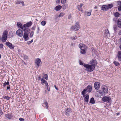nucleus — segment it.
I'll return each mask as SVG.
<instances>
[{
	"label": "nucleus",
	"instance_id": "obj_43",
	"mask_svg": "<svg viewBox=\"0 0 121 121\" xmlns=\"http://www.w3.org/2000/svg\"><path fill=\"white\" fill-rule=\"evenodd\" d=\"M37 27H38V28H37V34H38L39 33V32L40 29H39V28L38 26H37Z\"/></svg>",
	"mask_w": 121,
	"mask_h": 121
},
{
	"label": "nucleus",
	"instance_id": "obj_45",
	"mask_svg": "<svg viewBox=\"0 0 121 121\" xmlns=\"http://www.w3.org/2000/svg\"><path fill=\"white\" fill-rule=\"evenodd\" d=\"M33 40L32 39L30 41H28L27 42L29 44H30L33 42Z\"/></svg>",
	"mask_w": 121,
	"mask_h": 121
},
{
	"label": "nucleus",
	"instance_id": "obj_10",
	"mask_svg": "<svg viewBox=\"0 0 121 121\" xmlns=\"http://www.w3.org/2000/svg\"><path fill=\"white\" fill-rule=\"evenodd\" d=\"M32 24V22L31 21H30L27 23L24 24L23 25V27H24V26L25 27H27V28H28L30 27Z\"/></svg>",
	"mask_w": 121,
	"mask_h": 121
},
{
	"label": "nucleus",
	"instance_id": "obj_47",
	"mask_svg": "<svg viewBox=\"0 0 121 121\" xmlns=\"http://www.w3.org/2000/svg\"><path fill=\"white\" fill-rule=\"evenodd\" d=\"M3 45L2 44H0V48H3Z\"/></svg>",
	"mask_w": 121,
	"mask_h": 121
},
{
	"label": "nucleus",
	"instance_id": "obj_58",
	"mask_svg": "<svg viewBox=\"0 0 121 121\" xmlns=\"http://www.w3.org/2000/svg\"><path fill=\"white\" fill-rule=\"evenodd\" d=\"M71 17V14H69V15L68 17V19H70V18Z\"/></svg>",
	"mask_w": 121,
	"mask_h": 121
},
{
	"label": "nucleus",
	"instance_id": "obj_8",
	"mask_svg": "<svg viewBox=\"0 0 121 121\" xmlns=\"http://www.w3.org/2000/svg\"><path fill=\"white\" fill-rule=\"evenodd\" d=\"M22 30L24 31V33H27L28 34L30 32V29L28 28H27V27H25L24 26V27H23V28L22 29Z\"/></svg>",
	"mask_w": 121,
	"mask_h": 121
},
{
	"label": "nucleus",
	"instance_id": "obj_5",
	"mask_svg": "<svg viewBox=\"0 0 121 121\" xmlns=\"http://www.w3.org/2000/svg\"><path fill=\"white\" fill-rule=\"evenodd\" d=\"M94 86L95 89L96 90L99 89L100 87V83L98 82H96L94 84Z\"/></svg>",
	"mask_w": 121,
	"mask_h": 121
},
{
	"label": "nucleus",
	"instance_id": "obj_64",
	"mask_svg": "<svg viewBox=\"0 0 121 121\" xmlns=\"http://www.w3.org/2000/svg\"><path fill=\"white\" fill-rule=\"evenodd\" d=\"M118 34L119 35H121V30L119 31Z\"/></svg>",
	"mask_w": 121,
	"mask_h": 121
},
{
	"label": "nucleus",
	"instance_id": "obj_49",
	"mask_svg": "<svg viewBox=\"0 0 121 121\" xmlns=\"http://www.w3.org/2000/svg\"><path fill=\"white\" fill-rule=\"evenodd\" d=\"M47 88L48 91H50V88L49 86H47Z\"/></svg>",
	"mask_w": 121,
	"mask_h": 121
},
{
	"label": "nucleus",
	"instance_id": "obj_33",
	"mask_svg": "<svg viewBox=\"0 0 121 121\" xmlns=\"http://www.w3.org/2000/svg\"><path fill=\"white\" fill-rule=\"evenodd\" d=\"M43 78L46 79V80H47L48 79V76L47 74H44L43 76Z\"/></svg>",
	"mask_w": 121,
	"mask_h": 121
},
{
	"label": "nucleus",
	"instance_id": "obj_4",
	"mask_svg": "<svg viewBox=\"0 0 121 121\" xmlns=\"http://www.w3.org/2000/svg\"><path fill=\"white\" fill-rule=\"evenodd\" d=\"M102 100L104 102H107L108 103L112 102L111 98L109 97L104 96L102 98Z\"/></svg>",
	"mask_w": 121,
	"mask_h": 121
},
{
	"label": "nucleus",
	"instance_id": "obj_35",
	"mask_svg": "<svg viewBox=\"0 0 121 121\" xmlns=\"http://www.w3.org/2000/svg\"><path fill=\"white\" fill-rule=\"evenodd\" d=\"M65 15V13H60L58 17H59L62 16H63Z\"/></svg>",
	"mask_w": 121,
	"mask_h": 121
},
{
	"label": "nucleus",
	"instance_id": "obj_17",
	"mask_svg": "<svg viewBox=\"0 0 121 121\" xmlns=\"http://www.w3.org/2000/svg\"><path fill=\"white\" fill-rule=\"evenodd\" d=\"M117 26L120 28H121V19H119L117 22Z\"/></svg>",
	"mask_w": 121,
	"mask_h": 121
},
{
	"label": "nucleus",
	"instance_id": "obj_21",
	"mask_svg": "<svg viewBox=\"0 0 121 121\" xmlns=\"http://www.w3.org/2000/svg\"><path fill=\"white\" fill-rule=\"evenodd\" d=\"M113 28L114 33H116L117 31L118 28L117 25H114L113 26Z\"/></svg>",
	"mask_w": 121,
	"mask_h": 121
},
{
	"label": "nucleus",
	"instance_id": "obj_55",
	"mask_svg": "<svg viewBox=\"0 0 121 121\" xmlns=\"http://www.w3.org/2000/svg\"><path fill=\"white\" fill-rule=\"evenodd\" d=\"M24 58L25 59H27L28 58V57L26 56H24Z\"/></svg>",
	"mask_w": 121,
	"mask_h": 121
},
{
	"label": "nucleus",
	"instance_id": "obj_2",
	"mask_svg": "<svg viewBox=\"0 0 121 121\" xmlns=\"http://www.w3.org/2000/svg\"><path fill=\"white\" fill-rule=\"evenodd\" d=\"M8 32V31L5 30L4 31L1 38V40L3 42H5L7 40V35Z\"/></svg>",
	"mask_w": 121,
	"mask_h": 121
},
{
	"label": "nucleus",
	"instance_id": "obj_13",
	"mask_svg": "<svg viewBox=\"0 0 121 121\" xmlns=\"http://www.w3.org/2000/svg\"><path fill=\"white\" fill-rule=\"evenodd\" d=\"M12 114L11 113L10 114H6L5 115V117L9 119H11L13 117L12 115Z\"/></svg>",
	"mask_w": 121,
	"mask_h": 121
},
{
	"label": "nucleus",
	"instance_id": "obj_36",
	"mask_svg": "<svg viewBox=\"0 0 121 121\" xmlns=\"http://www.w3.org/2000/svg\"><path fill=\"white\" fill-rule=\"evenodd\" d=\"M47 82L45 80L43 79V78L41 79V83L42 84H43L42 83H44L45 84Z\"/></svg>",
	"mask_w": 121,
	"mask_h": 121
},
{
	"label": "nucleus",
	"instance_id": "obj_1",
	"mask_svg": "<svg viewBox=\"0 0 121 121\" xmlns=\"http://www.w3.org/2000/svg\"><path fill=\"white\" fill-rule=\"evenodd\" d=\"M84 67L86 68L85 70L87 71L91 72L95 69V65L93 64L91 65H89L84 64L83 65Z\"/></svg>",
	"mask_w": 121,
	"mask_h": 121
},
{
	"label": "nucleus",
	"instance_id": "obj_63",
	"mask_svg": "<svg viewBox=\"0 0 121 121\" xmlns=\"http://www.w3.org/2000/svg\"><path fill=\"white\" fill-rule=\"evenodd\" d=\"M54 87L57 90V91H58V88L56 87V85H55L54 86Z\"/></svg>",
	"mask_w": 121,
	"mask_h": 121
},
{
	"label": "nucleus",
	"instance_id": "obj_50",
	"mask_svg": "<svg viewBox=\"0 0 121 121\" xmlns=\"http://www.w3.org/2000/svg\"><path fill=\"white\" fill-rule=\"evenodd\" d=\"M22 1H17L16 2V3L17 4H19L21 3Z\"/></svg>",
	"mask_w": 121,
	"mask_h": 121
},
{
	"label": "nucleus",
	"instance_id": "obj_42",
	"mask_svg": "<svg viewBox=\"0 0 121 121\" xmlns=\"http://www.w3.org/2000/svg\"><path fill=\"white\" fill-rule=\"evenodd\" d=\"M99 92V94L101 95H102L103 94V92L101 91H98L97 92Z\"/></svg>",
	"mask_w": 121,
	"mask_h": 121
},
{
	"label": "nucleus",
	"instance_id": "obj_9",
	"mask_svg": "<svg viewBox=\"0 0 121 121\" xmlns=\"http://www.w3.org/2000/svg\"><path fill=\"white\" fill-rule=\"evenodd\" d=\"M84 97V102H86L87 103H88L89 101V95L88 94H86L85 96H83Z\"/></svg>",
	"mask_w": 121,
	"mask_h": 121
},
{
	"label": "nucleus",
	"instance_id": "obj_37",
	"mask_svg": "<svg viewBox=\"0 0 121 121\" xmlns=\"http://www.w3.org/2000/svg\"><path fill=\"white\" fill-rule=\"evenodd\" d=\"M95 62H96V61L95 60H94L93 59H92L90 61V62L91 64H92L93 63H95Z\"/></svg>",
	"mask_w": 121,
	"mask_h": 121
},
{
	"label": "nucleus",
	"instance_id": "obj_11",
	"mask_svg": "<svg viewBox=\"0 0 121 121\" xmlns=\"http://www.w3.org/2000/svg\"><path fill=\"white\" fill-rule=\"evenodd\" d=\"M71 112V109L69 108H68L65 109V114L67 115H69L70 113Z\"/></svg>",
	"mask_w": 121,
	"mask_h": 121
},
{
	"label": "nucleus",
	"instance_id": "obj_3",
	"mask_svg": "<svg viewBox=\"0 0 121 121\" xmlns=\"http://www.w3.org/2000/svg\"><path fill=\"white\" fill-rule=\"evenodd\" d=\"M80 28L79 23L78 22H77L74 26H72L71 29L72 30L77 31Z\"/></svg>",
	"mask_w": 121,
	"mask_h": 121
},
{
	"label": "nucleus",
	"instance_id": "obj_20",
	"mask_svg": "<svg viewBox=\"0 0 121 121\" xmlns=\"http://www.w3.org/2000/svg\"><path fill=\"white\" fill-rule=\"evenodd\" d=\"M17 25L18 27H20L21 29H22L23 28V26H22V24L20 22H17Z\"/></svg>",
	"mask_w": 121,
	"mask_h": 121
},
{
	"label": "nucleus",
	"instance_id": "obj_54",
	"mask_svg": "<svg viewBox=\"0 0 121 121\" xmlns=\"http://www.w3.org/2000/svg\"><path fill=\"white\" fill-rule=\"evenodd\" d=\"M83 48H84V49H85V50H86V49H87V47L86 46L83 45Z\"/></svg>",
	"mask_w": 121,
	"mask_h": 121
},
{
	"label": "nucleus",
	"instance_id": "obj_23",
	"mask_svg": "<svg viewBox=\"0 0 121 121\" xmlns=\"http://www.w3.org/2000/svg\"><path fill=\"white\" fill-rule=\"evenodd\" d=\"M86 89H84L82 92L81 93V94L83 96H84L85 95V94H86Z\"/></svg>",
	"mask_w": 121,
	"mask_h": 121
},
{
	"label": "nucleus",
	"instance_id": "obj_41",
	"mask_svg": "<svg viewBox=\"0 0 121 121\" xmlns=\"http://www.w3.org/2000/svg\"><path fill=\"white\" fill-rule=\"evenodd\" d=\"M105 33L106 34H107V35H108V34H109V32L108 29L105 30Z\"/></svg>",
	"mask_w": 121,
	"mask_h": 121
},
{
	"label": "nucleus",
	"instance_id": "obj_19",
	"mask_svg": "<svg viewBox=\"0 0 121 121\" xmlns=\"http://www.w3.org/2000/svg\"><path fill=\"white\" fill-rule=\"evenodd\" d=\"M29 36V35L28 34L24 33L23 36V38L25 39V41L27 40L28 39H27Z\"/></svg>",
	"mask_w": 121,
	"mask_h": 121
},
{
	"label": "nucleus",
	"instance_id": "obj_57",
	"mask_svg": "<svg viewBox=\"0 0 121 121\" xmlns=\"http://www.w3.org/2000/svg\"><path fill=\"white\" fill-rule=\"evenodd\" d=\"M4 83L6 85H9V82H5Z\"/></svg>",
	"mask_w": 121,
	"mask_h": 121
},
{
	"label": "nucleus",
	"instance_id": "obj_51",
	"mask_svg": "<svg viewBox=\"0 0 121 121\" xmlns=\"http://www.w3.org/2000/svg\"><path fill=\"white\" fill-rule=\"evenodd\" d=\"M7 90H10V85H9L7 87Z\"/></svg>",
	"mask_w": 121,
	"mask_h": 121
},
{
	"label": "nucleus",
	"instance_id": "obj_46",
	"mask_svg": "<svg viewBox=\"0 0 121 121\" xmlns=\"http://www.w3.org/2000/svg\"><path fill=\"white\" fill-rule=\"evenodd\" d=\"M19 120L20 121H24V119L23 118L21 117L19 118Z\"/></svg>",
	"mask_w": 121,
	"mask_h": 121
},
{
	"label": "nucleus",
	"instance_id": "obj_38",
	"mask_svg": "<svg viewBox=\"0 0 121 121\" xmlns=\"http://www.w3.org/2000/svg\"><path fill=\"white\" fill-rule=\"evenodd\" d=\"M34 34V32L33 31H31L30 33V38H31L33 36Z\"/></svg>",
	"mask_w": 121,
	"mask_h": 121
},
{
	"label": "nucleus",
	"instance_id": "obj_18",
	"mask_svg": "<svg viewBox=\"0 0 121 121\" xmlns=\"http://www.w3.org/2000/svg\"><path fill=\"white\" fill-rule=\"evenodd\" d=\"M62 7V6L60 5L57 6L55 7L54 9L56 11H58L60 10L61 9Z\"/></svg>",
	"mask_w": 121,
	"mask_h": 121
},
{
	"label": "nucleus",
	"instance_id": "obj_25",
	"mask_svg": "<svg viewBox=\"0 0 121 121\" xmlns=\"http://www.w3.org/2000/svg\"><path fill=\"white\" fill-rule=\"evenodd\" d=\"M43 104L45 105V106L46 107V108L47 109H48V105L47 101L46 100H45V101L44 102Z\"/></svg>",
	"mask_w": 121,
	"mask_h": 121
},
{
	"label": "nucleus",
	"instance_id": "obj_30",
	"mask_svg": "<svg viewBox=\"0 0 121 121\" xmlns=\"http://www.w3.org/2000/svg\"><path fill=\"white\" fill-rule=\"evenodd\" d=\"M77 8L80 11H81V12H83V11L82 9V7H80L79 5H78L77 6Z\"/></svg>",
	"mask_w": 121,
	"mask_h": 121
},
{
	"label": "nucleus",
	"instance_id": "obj_60",
	"mask_svg": "<svg viewBox=\"0 0 121 121\" xmlns=\"http://www.w3.org/2000/svg\"><path fill=\"white\" fill-rule=\"evenodd\" d=\"M60 2V0H57L56 2V3H59Z\"/></svg>",
	"mask_w": 121,
	"mask_h": 121
},
{
	"label": "nucleus",
	"instance_id": "obj_44",
	"mask_svg": "<svg viewBox=\"0 0 121 121\" xmlns=\"http://www.w3.org/2000/svg\"><path fill=\"white\" fill-rule=\"evenodd\" d=\"M118 10L119 11H121V6H118Z\"/></svg>",
	"mask_w": 121,
	"mask_h": 121
},
{
	"label": "nucleus",
	"instance_id": "obj_15",
	"mask_svg": "<svg viewBox=\"0 0 121 121\" xmlns=\"http://www.w3.org/2000/svg\"><path fill=\"white\" fill-rule=\"evenodd\" d=\"M101 10L103 11H107L108 10V9L107 5H103L101 6Z\"/></svg>",
	"mask_w": 121,
	"mask_h": 121
},
{
	"label": "nucleus",
	"instance_id": "obj_62",
	"mask_svg": "<svg viewBox=\"0 0 121 121\" xmlns=\"http://www.w3.org/2000/svg\"><path fill=\"white\" fill-rule=\"evenodd\" d=\"M75 44V43H71V46H74Z\"/></svg>",
	"mask_w": 121,
	"mask_h": 121
},
{
	"label": "nucleus",
	"instance_id": "obj_24",
	"mask_svg": "<svg viewBox=\"0 0 121 121\" xmlns=\"http://www.w3.org/2000/svg\"><path fill=\"white\" fill-rule=\"evenodd\" d=\"M89 103L92 104H94L95 103V101L93 97H92Z\"/></svg>",
	"mask_w": 121,
	"mask_h": 121
},
{
	"label": "nucleus",
	"instance_id": "obj_14",
	"mask_svg": "<svg viewBox=\"0 0 121 121\" xmlns=\"http://www.w3.org/2000/svg\"><path fill=\"white\" fill-rule=\"evenodd\" d=\"M101 88H102L103 90V91L104 93H107L108 91V88L106 86H104L103 87H101Z\"/></svg>",
	"mask_w": 121,
	"mask_h": 121
},
{
	"label": "nucleus",
	"instance_id": "obj_6",
	"mask_svg": "<svg viewBox=\"0 0 121 121\" xmlns=\"http://www.w3.org/2000/svg\"><path fill=\"white\" fill-rule=\"evenodd\" d=\"M5 44L7 45L9 48L11 49H13L14 48L15 46L12 43H10L9 42H7L5 43Z\"/></svg>",
	"mask_w": 121,
	"mask_h": 121
},
{
	"label": "nucleus",
	"instance_id": "obj_16",
	"mask_svg": "<svg viewBox=\"0 0 121 121\" xmlns=\"http://www.w3.org/2000/svg\"><path fill=\"white\" fill-rule=\"evenodd\" d=\"M85 89H86L87 91L90 92L92 90V86L91 85H89Z\"/></svg>",
	"mask_w": 121,
	"mask_h": 121
},
{
	"label": "nucleus",
	"instance_id": "obj_56",
	"mask_svg": "<svg viewBox=\"0 0 121 121\" xmlns=\"http://www.w3.org/2000/svg\"><path fill=\"white\" fill-rule=\"evenodd\" d=\"M3 113L1 109V111H0V116L2 115L3 114Z\"/></svg>",
	"mask_w": 121,
	"mask_h": 121
},
{
	"label": "nucleus",
	"instance_id": "obj_32",
	"mask_svg": "<svg viewBox=\"0 0 121 121\" xmlns=\"http://www.w3.org/2000/svg\"><path fill=\"white\" fill-rule=\"evenodd\" d=\"M113 63L116 66H120V64L119 63L117 62L116 61H114L113 62Z\"/></svg>",
	"mask_w": 121,
	"mask_h": 121
},
{
	"label": "nucleus",
	"instance_id": "obj_34",
	"mask_svg": "<svg viewBox=\"0 0 121 121\" xmlns=\"http://www.w3.org/2000/svg\"><path fill=\"white\" fill-rule=\"evenodd\" d=\"M46 23V21H43L41 22V24L43 26H44L45 25Z\"/></svg>",
	"mask_w": 121,
	"mask_h": 121
},
{
	"label": "nucleus",
	"instance_id": "obj_53",
	"mask_svg": "<svg viewBox=\"0 0 121 121\" xmlns=\"http://www.w3.org/2000/svg\"><path fill=\"white\" fill-rule=\"evenodd\" d=\"M91 49L92 50V51L94 52L95 53L96 52V51L95 50L94 48H92Z\"/></svg>",
	"mask_w": 121,
	"mask_h": 121
},
{
	"label": "nucleus",
	"instance_id": "obj_39",
	"mask_svg": "<svg viewBox=\"0 0 121 121\" xmlns=\"http://www.w3.org/2000/svg\"><path fill=\"white\" fill-rule=\"evenodd\" d=\"M79 47L80 49H83L82 48L83 47V45L81 44H79Z\"/></svg>",
	"mask_w": 121,
	"mask_h": 121
},
{
	"label": "nucleus",
	"instance_id": "obj_26",
	"mask_svg": "<svg viewBox=\"0 0 121 121\" xmlns=\"http://www.w3.org/2000/svg\"><path fill=\"white\" fill-rule=\"evenodd\" d=\"M107 6L108 9H111L113 7V5L112 4H108Z\"/></svg>",
	"mask_w": 121,
	"mask_h": 121
},
{
	"label": "nucleus",
	"instance_id": "obj_31",
	"mask_svg": "<svg viewBox=\"0 0 121 121\" xmlns=\"http://www.w3.org/2000/svg\"><path fill=\"white\" fill-rule=\"evenodd\" d=\"M119 15L120 14L118 12H116L114 13V15L115 16L117 17H118L119 16Z\"/></svg>",
	"mask_w": 121,
	"mask_h": 121
},
{
	"label": "nucleus",
	"instance_id": "obj_22",
	"mask_svg": "<svg viewBox=\"0 0 121 121\" xmlns=\"http://www.w3.org/2000/svg\"><path fill=\"white\" fill-rule=\"evenodd\" d=\"M118 59L119 60L121 61V51H119L118 52Z\"/></svg>",
	"mask_w": 121,
	"mask_h": 121
},
{
	"label": "nucleus",
	"instance_id": "obj_48",
	"mask_svg": "<svg viewBox=\"0 0 121 121\" xmlns=\"http://www.w3.org/2000/svg\"><path fill=\"white\" fill-rule=\"evenodd\" d=\"M120 1H117V5H120Z\"/></svg>",
	"mask_w": 121,
	"mask_h": 121
},
{
	"label": "nucleus",
	"instance_id": "obj_40",
	"mask_svg": "<svg viewBox=\"0 0 121 121\" xmlns=\"http://www.w3.org/2000/svg\"><path fill=\"white\" fill-rule=\"evenodd\" d=\"M66 1V0H61V2L63 4H65Z\"/></svg>",
	"mask_w": 121,
	"mask_h": 121
},
{
	"label": "nucleus",
	"instance_id": "obj_12",
	"mask_svg": "<svg viewBox=\"0 0 121 121\" xmlns=\"http://www.w3.org/2000/svg\"><path fill=\"white\" fill-rule=\"evenodd\" d=\"M41 62V60L39 58H37L35 60V63L38 67L39 66L40 63Z\"/></svg>",
	"mask_w": 121,
	"mask_h": 121
},
{
	"label": "nucleus",
	"instance_id": "obj_61",
	"mask_svg": "<svg viewBox=\"0 0 121 121\" xmlns=\"http://www.w3.org/2000/svg\"><path fill=\"white\" fill-rule=\"evenodd\" d=\"M22 4V5L23 6L24 5V2L23 1H22L21 3Z\"/></svg>",
	"mask_w": 121,
	"mask_h": 121
},
{
	"label": "nucleus",
	"instance_id": "obj_52",
	"mask_svg": "<svg viewBox=\"0 0 121 121\" xmlns=\"http://www.w3.org/2000/svg\"><path fill=\"white\" fill-rule=\"evenodd\" d=\"M79 62H80L79 64L80 65H83V63L82 61H80Z\"/></svg>",
	"mask_w": 121,
	"mask_h": 121
},
{
	"label": "nucleus",
	"instance_id": "obj_27",
	"mask_svg": "<svg viewBox=\"0 0 121 121\" xmlns=\"http://www.w3.org/2000/svg\"><path fill=\"white\" fill-rule=\"evenodd\" d=\"M91 11L90 10L89 12H85V13L86 15H87V16H90L91 14Z\"/></svg>",
	"mask_w": 121,
	"mask_h": 121
},
{
	"label": "nucleus",
	"instance_id": "obj_7",
	"mask_svg": "<svg viewBox=\"0 0 121 121\" xmlns=\"http://www.w3.org/2000/svg\"><path fill=\"white\" fill-rule=\"evenodd\" d=\"M16 34L20 37H22L23 35V31L21 30L18 29L16 31Z\"/></svg>",
	"mask_w": 121,
	"mask_h": 121
},
{
	"label": "nucleus",
	"instance_id": "obj_28",
	"mask_svg": "<svg viewBox=\"0 0 121 121\" xmlns=\"http://www.w3.org/2000/svg\"><path fill=\"white\" fill-rule=\"evenodd\" d=\"M82 50L80 51V52L82 54H85L86 52L85 51V50L84 48L82 49H81Z\"/></svg>",
	"mask_w": 121,
	"mask_h": 121
},
{
	"label": "nucleus",
	"instance_id": "obj_59",
	"mask_svg": "<svg viewBox=\"0 0 121 121\" xmlns=\"http://www.w3.org/2000/svg\"><path fill=\"white\" fill-rule=\"evenodd\" d=\"M63 9H65L67 7L66 6H65V5H64V6H63Z\"/></svg>",
	"mask_w": 121,
	"mask_h": 121
},
{
	"label": "nucleus",
	"instance_id": "obj_29",
	"mask_svg": "<svg viewBox=\"0 0 121 121\" xmlns=\"http://www.w3.org/2000/svg\"><path fill=\"white\" fill-rule=\"evenodd\" d=\"M3 98L4 99H6L7 100H8L10 98V97L4 95L3 97Z\"/></svg>",
	"mask_w": 121,
	"mask_h": 121
}]
</instances>
